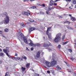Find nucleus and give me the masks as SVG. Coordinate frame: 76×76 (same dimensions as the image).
I'll return each instance as SVG.
<instances>
[{
	"instance_id": "f704fd0d",
	"label": "nucleus",
	"mask_w": 76,
	"mask_h": 76,
	"mask_svg": "<svg viewBox=\"0 0 76 76\" xmlns=\"http://www.w3.org/2000/svg\"><path fill=\"white\" fill-rule=\"evenodd\" d=\"M60 47H61V45H59L58 46V48H60Z\"/></svg>"
},
{
	"instance_id": "0eeeda50",
	"label": "nucleus",
	"mask_w": 76,
	"mask_h": 76,
	"mask_svg": "<svg viewBox=\"0 0 76 76\" xmlns=\"http://www.w3.org/2000/svg\"><path fill=\"white\" fill-rule=\"evenodd\" d=\"M30 43H29V45L32 46V47H35V45L33 43L32 41L30 39Z\"/></svg>"
},
{
	"instance_id": "c9c22d12",
	"label": "nucleus",
	"mask_w": 76,
	"mask_h": 76,
	"mask_svg": "<svg viewBox=\"0 0 76 76\" xmlns=\"http://www.w3.org/2000/svg\"><path fill=\"white\" fill-rule=\"evenodd\" d=\"M23 58H24V60H26V59H27V58H26V56H24V57L23 56Z\"/></svg>"
},
{
	"instance_id": "8fccbe9b",
	"label": "nucleus",
	"mask_w": 76,
	"mask_h": 76,
	"mask_svg": "<svg viewBox=\"0 0 76 76\" xmlns=\"http://www.w3.org/2000/svg\"><path fill=\"white\" fill-rule=\"evenodd\" d=\"M36 59V60H37L38 58H37V57L35 56L34 57Z\"/></svg>"
},
{
	"instance_id": "052dcab7",
	"label": "nucleus",
	"mask_w": 76,
	"mask_h": 76,
	"mask_svg": "<svg viewBox=\"0 0 76 76\" xmlns=\"http://www.w3.org/2000/svg\"><path fill=\"white\" fill-rule=\"evenodd\" d=\"M35 76H39V75H38V74H36L35 75Z\"/></svg>"
},
{
	"instance_id": "09e8293b",
	"label": "nucleus",
	"mask_w": 76,
	"mask_h": 76,
	"mask_svg": "<svg viewBox=\"0 0 76 76\" xmlns=\"http://www.w3.org/2000/svg\"><path fill=\"white\" fill-rule=\"evenodd\" d=\"M44 53L42 52V56H43V55H44Z\"/></svg>"
},
{
	"instance_id": "338daca9",
	"label": "nucleus",
	"mask_w": 76,
	"mask_h": 76,
	"mask_svg": "<svg viewBox=\"0 0 76 76\" xmlns=\"http://www.w3.org/2000/svg\"><path fill=\"white\" fill-rule=\"evenodd\" d=\"M59 1V0H56L55 1V2H57V1Z\"/></svg>"
},
{
	"instance_id": "0e129e2a",
	"label": "nucleus",
	"mask_w": 76,
	"mask_h": 76,
	"mask_svg": "<svg viewBox=\"0 0 76 76\" xmlns=\"http://www.w3.org/2000/svg\"><path fill=\"white\" fill-rule=\"evenodd\" d=\"M74 41L75 42V44H76V39H75Z\"/></svg>"
},
{
	"instance_id": "dca6fc26",
	"label": "nucleus",
	"mask_w": 76,
	"mask_h": 76,
	"mask_svg": "<svg viewBox=\"0 0 76 76\" xmlns=\"http://www.w3.org/2000/svg\"><path fill=\"white\" fill-rule=\"evenodd\" d=\"M36 6H33V7H31L29 9H36Z\"/></svg>"
},
{
	"instance_id": "58836bf2",
	"label": "nucleus",
	"mask_w": 76,
	"mask_h": 76,
	"mask_svg": "<svg viewBox=\"0 0 76 76\" xmlns=\"http://www.w3.org/2000/svg\"><path fill=\"white\" fill-rule=\"evenodd\" d=\"M23 56H22L21 58L20 59L21 61L23 60Z\"/></svg>"
},
{
	"instance_id": "39448f33",
	"label": "nucleus",
	"mask_w": 76,
	"mask_h": 76,
	"mask_svg": "<svg viewBox=\"0 0 76 76\" xmlns=\"http://www.w3.org/2000/svg\"><path fill=\"white\" fill-rule=\"evenodd\" d=\"M45 64L46 66H47L48 67H50L52 66V65H51V63L48 61H46L45 63Z\"/></svg>"
},
{
	"instance_id": "473e14b6",
	"label": "nucleus",
	"mask_w": 76,
	"mask_h": 76,
	"mask_svg": "<svg viewBox=\"0 0 76 76\" xmlns=\"http://www.w3.org/2000/svg\"><path fill=\"white\" fill-rule=\"evenodd\" d=\"M73 4H75L76 3V1L75 0H73Z\"/></svg>"
},
{
	"instance_id": "4c0bfd02",
	"label": "nucleus",
	"mask_w": 76,
	"mask_h": 76,
	"mask_svg": "<svg viewBox=\"0 0 76 76\" xmlns=\"http://www.w3.org/2000/svg\"><path fill=\"white\" fill-rule=\"evenodd\" d=\"M9 74V72H6V73L5 74V76H8V74Z\"/></svg>"
},
{
	"instance_id": "603ef678",
	"label": "nucleus",
	"mask_w": 76,
	"mask_h": 76,
	"mask_svg": "<svg viewBox=\"0 0 76 76\" xmlns=\"http://www.w3.org/2000/svg\"><path fill=\"white\" fill-rule=\"evenodd\" d=\"M5 54L7 55V56L9 55V53L7 52Z\"/></svg>"
},
{
	"instance_id": "bf43d9fd",
	"label": "nucleus",
	"mask_w": 76,
	"mask_h": 76,
	"mask_svg": "<svg viewBox=\"0 0 76 76\" xmlns=\"http://www.w3.org/2000/svg\"><path fill=\"white\" fill-rule=\"evenodd\" d=\"M69 16H70V17H72V14H69Z\"/></svg>"
},
{
	"instance_id": "393cba45",
	"label": "nucleus",
	"mask_w": 76,
	"mask_h": 76,
	"mask_svg": "<svg viewBox=\"0 0 76 76\" xmlns=\"http://www.w3.org/2000/svg\"><path fill=\"white\" fill-rule=\"evenodd\" d=\"M48 37L49 39H51V34H49L48 35Z\"/></svg>"
},
{
	"instance_id": "69168bd1",
	"label": "nucleus",
	"mask_w": 76,
	"mask_h": 76,
	"mask_svg": "<svg viewBox=\"0 0 76 76\" xmlns=\"http://www.w3.org/2000/svg\"><path fill=\"white\" fill-rule=\"evenodd\" d=\"M69 9H72V8H71V7H69Z\"/></svg>"
},
{
	"instance_id": "9d476101",
	"label": "nucleus",
	"mask_w": 76,
	"mask_h": 76,
	"mask_svg": "<svg viewBox=\"0 0 76 76\" xmlns=\"http://www.w3.org/2000/svg\"><path fill=\"white\" fill-rule=\"evenodd\" d=\"M23 39L24 40V41L26 44H28V40H27V38L26 37H24L23 38Z\"/></svg>"
},
{
	"instance_id": "423d86ee",
	"label": "nucleus",
	"mask_w": 76,
	"mask_h": 76,
	"mask_svg": "<svg viewBox=\"0 0 76 76\" xmlns=\"http://www.w3.org/2000/svg\"><path fill=\"white\" fill-rule=\"evenodd\" d=\"M57 62L55 60H53L51 62V64L52 65V66H54L56 64V63Z\"/></svg>"
},
{
	"instance_id": "4be33fe9",
	"label": "nucleus",
	"mask_w": 76,
	"mask_h": 76,
	"mask_svg": "<svg viewBox=\"0 0 76 76\" xmlns=\"http://www.w3.org/2000/svg\"><path fill=\"white\" fill-rule=\"evenodd\" d=\"M56 68L58 70H60V69H61V68L58 65L56 67Z\"/></svg>"
},
{
	"instance_id": "f257e3e1",
	"label": "nucleus",
	"mask_w": 76,
	"mask_h": 76,
	"mask_svg": "<svg viewBox=\"0 0 76 76\" xmlns=\"http://www.w3.org/2000/svg\"><path fill=\"white\" fill-rule=\"evenodd\" d=\"M61 33H59L57 34L56 37L54 39V40H53L55 42H59L61 40Z\"/></svg>"
},
{
	"instance_id": "49530a36",
	"label": "nucleus",
	"mask_w": 76,
	"mask_h": 76,
	"mask_svg": "<svg viewBox=\"0 0 76 76\" xmlns=\"http://www.w3.org/2000/svg\"><path fill=\"white\" fill-rule=\"evenodd\" d=\"M26 50H27V51H29V50L28 48H26Z\"/></svg>"
},
{
	"instance_id": "e2e57ef3",
	"label": "nucleus",
	"mask_w": 76,
	"mask_h": 76,
	"mask_svg": "<svg viewBox=\"0 0 76 76\" xmlns=\"http://www.w3.org/2000/svg\"><path fill=\"white\" fill-rule=\"evenodd\" d=\"M37 5L39 6H40V4H37Z\"/></svg>"
},
{
	"instance_id": "6e6d98bb",
	"label": "nucleus",
	"mask_w": 76,
	"mask_h": 76,
	"mask_svg": "<svg viewBox=\"0 0 76 76\" xmlns=\"http://www.w3.org/2000/svg\"><path fill=\"white\" fill-rule=\"evenodd\" d=\"M7 56H8L9 57V58H11V56H10V55H8Z\"/></svg>"
},
{
	"instance_id": "72a5a7b5",
	"label": "nucleus",
	"mask_w": 76,
	"mask_h": 76,
	"mask_svg": "<svg viewBox=\"0 0 76 76\" xmlns=\"http://www.w3.org/2000/svg\"><path fill=\"white\" fill-rule=\"evenodd\" d=\"M40 13L41 15H44V12H40Z\"/></svg>"
},
{
	"instance_id": "7ed1b4c3",
	"label": "nucleus",
	"mask_w": 76,
	"mask_h": 76,
	"mask_svg": "<svg viewBox=\"0 0 76 76\" xmlns=\"http://www.w3.org/2000/svg\"><path fill=\"white\" fill-rule=\"evenodd\" d=\"M18 37L20 38H22V39L23 38L25 37H24V35L22 33L19 32L18 35Z\"/></svg>"
},
{
	"instance_id": "4468645a",
	"label": "nucleus",
	"mask_w": 76,
	"mask_h": 76,
	"mask_svg": "<svg viewBox=\"0 0 76 76\" xmlns=\"http://www.w3.org/2000/svg\"><path fill=\"white\" fill-rule=\"evenodd\" d=\"M71 19L72 20V21H75V20H76V19L75 17H71Z\"/></svg>"
},
{
	"instance_id": "6ab92c4d",
	"label": "nucleus",
	"mask_w": 76,
	"mask_h": 76,
	"mask_svg": "<svg viewBox=\"0 0 76 76\" xmlns=\"http://www.w3.org/2000/svg\"><path fill=\"white\" fill-rule=\"evenodd\" d=\"M3 51L4 53H7V49H3Z\"/></svg>"
},
{
	"instance_id": "864d4df0",
	"label": "nucleus",
	"mask_w": 76,
	"mask_h": 76,
	"mask_svg": "<svg viewBox=\"0 0 76 76\" xmlns=\"http://www.w3.org/2000/svg\"><path fill=\"white\" fill-rule=\"evenodd\" d=\"M26 24H27V25H29V24H30V23H29V22L26 23Z\"/></svg>"
},
{
	"instance_id": "5fc2aeb1",
	"label": "nucleus",
	"mask_w": 76,
	"mask_h": 76,
	"mask_svg": "<svg viewBox=\"0 0 76 76\" xmlns=\"http://www.w3.org/2000/svg\"><path fill=\"white\" fill-rule=\"evenodd\" d=\"M50 27H48L47 29V31H49V29H50Z\"/></svg>"
},
{
	"instance_id": "aec40b11",
	"label": "nucleus",
	"mask_w": 76,
	"mask_h": 76,
	"mask_svg": "<svg viewBox=\"0 0 76 76\" xmlns=\"http://www.w3.org/2000/svg\"><path fill=\"white\" fill-rule=\"evenodd\" d=\"M30 66V64L28 63L26 64V68H28L29 67V66Z\"/></svg>"
},
{
	"instance_id": "20e7f679",
	"label": "nucleus",
	"mask_w": 76,
	"mask_h": 76,
	"mask_svg": "<svg viewBox=\"0 0 76 76\" xmlns=\"http://www.w3.org/2000/svg\"><path fill=\"white\" fill-rule=\"evenodd\" d=\"M50 45H51V44L50 42H48L47 44L45 43L43 45L44 47H45L46 48H47L49 46H50Z\"/></svg>"
},
{
	"instance_id": "f8f14e48",
	"label": "nucleus",
	"mask_w": 76,
	"mask_h": 76,
	"mask_svg": "<svg viewBox=\"0 0 76 76\" xmlns=\"http://www.w3.org/2000/svg\"><path fill=\"white\" fill-rule=\"evenodd\" d=\"M66 27L68 29H70V30H73V28L72 27H70L68 26H66Z\"/></svg>"
},
{
	"instance_id": "a211bd4d",
	"label": "nucleus",
	"mask_w": 76,
	"mask_h": 76,
	"mask_svg": "<svg viewBox=\"0 0 76 76\" xmlns=\"http://www.w3.org/2000/svg\"><path fill=\"white\" fill-rule=\"evenodd\" d=\"M35 45V47H36V46H37V47H40V46H41V45H40V44L38 43L36 44Z\"/></svg>"
},
{
	"instance_id": "f03ea898",
	"label": "nucleus",
	"mask_w": 76,
	"mask_h": 76,
	"mask_svg": "<svg viewBox=\"0 0 76 76\" xmlns=\"http://www.w3.org/2000/svg\"><path fill=\"white\" fill-rule=\"evenodd\" d=\"M3 15L2 16H5L6 17V18L5 19V22L6 24L9 23L10 20L9 19V18L7 16V13L6 12H5L3 13Z\"/></svg>"
},
{
	"instance_id": "37998d69",
	"label": "nucleus",
	"mask_w": 76,
	"mask_h": 76,
	"mask_svg": "<svg viewBox=\"0 0 76 76\" xmlns=\"http://www.w3.org/2000/svg\"><path fill=\"white\" fill-rule=\"evenodd\" d=\"M66 2H68V1H70L71 0H66Z\"/></svg>"
},
{
	"instance_id": "2f4dec72",
	"label": "nucleus",
	"mask_w": 76,
	"mask_h": 76,
	"mask_svg": "<svg viewBox=\"0 0 76 76\" xmlns=\"http://www.w3.org/2000/svg\"><path fill=\"white\" fill-rule=\"evenodd\" d=\"M68 50L69 51V52H70V53H72V50H71V49H68Z\"/></svg>"
},
{
	"instance_id": "f3484780",
	"label": "nucleus",
	"mask_w": 76,
	"mask_h": 76,
	"mask_svg": "<svg viewBox=\"0 0 76 76\" xmlns=\"http://www.w3.org/2000/svg\"><path fill=\"white\" fill-rule=\"evenodd\" d=\"M64 23H67L68 25L70 24V22L69 21H66L64 22Z\"/></svg>"
},
{
	"instance_id": "5701e85b",
	"label": "nucleus",
	"mask_w": 76,
	"mask_h": 76,
	"mask_svg": "<svg viewBox=\"0 0 76 76\" xmlns=\"http://www.w3.org/2000/svg\"><path fill=\"white\" fill-rule=\"evenodd\" d=\"M20 26H23V27H24V26H25V25L24 24V23H21L20 24Z\"/></svg>"
},
{
	"instance_id": "a19ab883",
	"label": "nucleus",
	"mask_w": 76,
	"mask_h": 76,
	"mask_svg": "<svg viewBox=\"0 0 76 76\" xmlns=\"http://www.w3.org/2000/svg\"><path fill=\"white\" fill-rule=\"evenodd\" d=\"M47 72L48 73H49V74H50V71H47Z\"/></svg>"
},
{
	"instance_id": "a878e982",
	"label": "nucleus",
	"mask_w": 76,
	"mask_h": 76,
	"mask_svg": "<svg viewBox=\"0 0 76 76\" xmlns=\"http://www.w3.org/2000/svg\"><path fill=\"white\" fill-rule=\"evenodd\" d=\"M65 35H64L63 36V37H62V41H64V38H65Z\"/></svg>"
},
{
	"instance_id": "7c9ffc66",
	"label": "nucleus",
	"mask_w": 76,
	"mask_h": 76,
	"mask_svg": "<svg viewBox=\"0 0 76 76\" xmlns=\"http://www.w3.org/2000/svg\"><path fill=\"white\" fill-rule=\"evenodd\" d=\"M49 10H51L52 9H54V8L53 7H48Z\"/></svg>"
},
{
	"instance_id": "c03bdc74",
	"label": "nucleus",
	"mask_w": 76,
	"mask_h": 76,
	"mask_svg": "<svg viewBox=\"0 0 76 76\" xmlns=\"http://www.w3.org/2000/svg\"><path fill=\"white\" fill-rule=\"evenodd\" d=\"M11 58H12V59H13V58H14V59H15L16 60V58L15 57H14L13 58L12 57Z\"/></svg>"
},
{
	"instance_id": "774afa93",
	"label": "nucleus",
	"mask_w": 76,
	"mask_h": 76,
	"mask_svg": "<svg viewBox=\"0 0 76 76\" xmlns=\"http://www.w3.org/2000/svg\"><path fill=\"white\" fill-rule=\"evenodd\" d=\"M48 50H49V51H51V49H48Z\"/></svg>"
},
{
	"instance_id": "e433bc0d",
	"label": "nucleus",
	"mask_w": 76,
	"mask_h": 76,
	"mask_svg": "<svg viewBox=\"0 0 76 76\" xmlns=\"http://www.w3.org/2000/svg\"><path fill=\"white\" fill-rule=\"evenodd\" d=\"M42 7H45V4H42Z\"/></svg>"
},
{
	"instance_id": "bb28decb",
	"label": "nucleus",
	"mask_w": 76,
	"mask_h": 76,
	"mask_svg": "<svg viewBox=\"0 0 76 76\" xmlns=\"http://www.w3.org/2000/svg\"><path fill=\"white\" fill-rule=\"evenodd\" d=\"M28 20L30 21V22H33L34 21L33 19H30V20Z\"/></svg>"
},
{
	"instance_id": "3c124183",
	"label": "nucleus",
	"mask_w": 76,
	"mask_h": 76,
	"mask_svg": "<svg viewBox=\"0 0 76 76\" xmlns=\"http://www.w3.org/2000/svg\"><path fill=\"white\" fill-rule=\"evenodd\" d=\"M63 15L64 16H67L68 15L64 14Z\"/></svg>"
},
{
	"instance_id": "412c9836",
	"label": "nucleus",
	"mask_w": 76,
	"mask_h": 76,
	"mask_svg": "<svg viewBox=\"0 0 76 76\" xmlns=\"http://www.w3.org/2000/svg\"><path fill=\"white\" fill-rule=\"evenodd\" d=\"M4 32H9V29H8L7 28L5 29Z\"/></svg>"
},
{
	"instance_id": "a18cd8bd",
	"label": "nucleus",
	"mask_w": 76,
	"mask_h": 76,
	"mask_svg": "<svg viewBox=\"0 0 76 76\" xmlns=\"http://www.w3.org/2000/svg\"><path fill=\"white\" fill-rule=\"evenodd\" d=\"M48 31L47 30L46 31V34L48 35Z\"/></svg>"
},
{
	"instance_id": "9b49d317",
	"label": "nucleus",
	"mask_w": 76,
	"mask_h": 76,
	"mask_svg": "<svg viewBox=\"0 0 76 76\" xmlns=\"http://www.w3.org/2000/svg\"><path fill=\"white\" fill-rule=\"evenodd\" d=\"M22 15H26V16H27V17H28V16H29V15H28V13H27V12L23 11L22 12Z\"/></svg>"
},
{
	"instance_id": "b1692460",
	"label": "nucleus",
	"mask_w": 76,
	"mask_h": 76,
	"mask_svg": "<svg viewBox=\"0 0 76 76\" xmlns=\"http://www.w3.org/2000/svg\"><path fill=\"white\" fill-rule=\"evenodd\" d=\"M50 10H47V11H46V14L48 15V14H50Z\"/></svg>"
},
{
	"instance_id": "cd10ccee",
	"label": "nucleus",
	"mask_w": 76,
	"mask_h": 76,
	"mask_svg": "<svg viewBox=\"0 0 76 76\" xmlns=\"http://www.w3.org/2000/svg\"><path fill=\"white\" fill-rule=\"evenodd\" d=\"M68 42H63V45H66V44H67Z\"/></svg>"
},
{
	"instance_id": "de8ad7c7",
	"label": "nucleus",
	"mask_w": 76,
	"mask_h": 76,
	"mask_svg": "<svg viewBox=\"0 0 76 76\" xmlns=\"http://www.w3.org/2000/svg\"><path fill=\"white\" fill-rule=\"evenodd\" d=\"M15 56H18V53H16Z\"/></svg>"
},
{
	"instance_id": "ddd939ff",
	"label": "nucleus",
	"mask_w": 76,
	"mask_h": 76,
	"mask_svg": "<svg viewBox=\"0 0 76 76\" xmlns=\"http://www.w3.org/2000/svg\"><path fill=\"white\" fill-rule=\"evenodd\" d=\"M40 51H38V53H37V58H39V56H40Z\"/></svg>"
},
{
	"instance_id": "ea45409f",
	"label": "nucleus",
	"mask_w": 76,
	"mask_h": 76,
	"mask_svg": "<svg viewBox=\"0 0 76 76\" xmlns=\"http://www.w3.org/2000/svg\"><path fill=\"white\" fill-rule=\"evenodd\" d=\"M31 51H33V50H34V48L33 47H32L31 48Z\"/></svg>"
},
{
	"instance_id": "13d9d810",
	"label": "nucleus",
	"mask_w": 76,
	"mask_h": 76,
	"mask_svg": "<svg viewBox=\"0 0 76 76\" xmlns=\"http://www.w3.org/2000/svg\"><path fill=\"white\" fill-rule=\"evenodd\" d=\"M59 18L61 19V18H62V17L61 16H59Z\"/></svg>"
},
{
	"instance_id": "6e6552de",
	"label": "nucleus",
	"mask_w": 76,
	"mask_h": 76,
	"mask_svg": "<svg viewBox=\"0 0 76 76\" xmlns=\"http://www.w3.org/2000/svg\"><path fill=\"white\" fill-rule=\"evenodd\" d=\"M54 1H53V0L50 1L49 6H53L54 5Z\"/></svg>"
},
{
	"instance_id": "79ce46f5",
	"label": "nucleus",
	"mask_w": 76,
	"mask_h": 76,
	"mask_svg": "<svg viewBox=\"0 0 76 76\" xmlns=\"http://www.w3.org/2000/svg\"><path fill=\"white\" fill-rule=\"evenodd\" d=\"M3 34V31L0 30V34Z\"/></svg>"
},
{
	"instance_id": "4d7b16f0",
	"label": "nucleus",
	"mask_w": 76,
	"mask_h": 76,
	"mask_svg": "<svg viewBox=\"0 0 76 76\" xmlns=\"http://www.w3.org/2000/svg\"><path fill=\"white\" fill-rule=\"evenodd\" d=\"M18 60H20V58L18 57Z\"/></svg>"
},
{
	"instance_id": "1a4fd4ad",
	"label": "nucleus",
	"mask_w": 76,
	"mask_h": 76,
	"mask_svg": "<svg viewBox=\"0 0 76 76\" xmlns=\"http://www.w3.org/2000/svg\"><path fill=\"white\" fill-rule=\"evenodd\" d=\"M36 28H31L29 29L28 30L29 33H31V31H34V30H35Z\"/></svg>"
},
{
	"instance_id": "680f3d73",
	"label": "nucleus",
	"mask_w": 76,
	"mask_h": 76,
	"mask_svg": "<svg viewBox=\"0 0 76 76\" xmlns=\"http://www.w3.org/2000/svg\"><path fill=\"white\" fill-rule=\"evenodd\" d=\"M54 6H56V5H57V4L56 3H54Z\"/></svg>"
},
{
	"instance_id": "2eb2a0df",
	"label": "nucleus",
	"mask_w": 76,
	"mask_h": 76,
	"mask_svg": "<svg viewBox=\"0 0 76 76\" xmlns=\"http://www.w3.org/2000/svg\"><path fill=\"white\" fill-rule=\"evenodd\" d=\"M4 23V24H7L8 23H6V22H5V20H3L2 21V22H1L0 23V25H2V24H3V23Z\"/></svg>"
},
{
	"instance_id": "c85d7f7f",
	"label": "nucleus",
	"mask_w": 76,
	"mask_h": 76,
	"mask_svg": "<svg viewBox=\"0 0 76 76\" xmlns=\"http://www.w3.org/2000/svg\"><path fill=\"white\" fill-rule=\"evenodd\" d=\"M21 69L22 71H24L25 70V68H23V67L22 66L21 68Z\"/></svg>"
},
{
	"instance_id": "c756f323",
	"label": "nucleus",
	"mask_w": 76,
	"mask_h": 76,
	"mask_svg": "<svg viewBox=\"0 0 76 76\" xmlns=\"http://www.w3.org/2000/svg\"><path fill=\"white\" fill-rule=\"evenodd\" d=\"M4 55V53H0V56H3Z\"/></svg>"
}]
</instances>
